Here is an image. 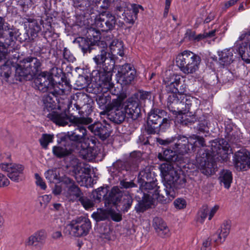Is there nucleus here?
I'll list each match as a JSON object with an SVG mask.
<instances>
[{
    "label": "nucleus",
    "mask_w": 250,
    "mask_h": 250,
    "mask_svg": "<svg viewBox=\"0 0 250 250\" xmlns=\"http://www.w3.org/2000/svg\"><path fill=\"white\" fill-rule=\"evenodd\" d=\"M126 93L123 92L115 99H113L110 104V107L115 109L113 120L117 123L123 122L126 115L133 118L137 117L140 112V105L146 100L150 98V93L146 91H139L129 98L126 102Z\"/></svg>",
    "instance_id": "1"
},
{
    "label": "nucleus",
    "mask_w": 250,
    "mask_h": 250,
    "mask_svg": "<svg viewBox=\"0 0 250 250\" xmlns=\"http://www.w3.org/2000/svg\"><path fill=\"white\" fill-rule=\"evenodd\" d=\"M160 169L165 187L166 195L168 200H172L176 196L175 189L183 187L186 180L180 176L178 171L170 163L161 164Z\"/></svg>",
    "instance_id": "2"
},
{
    "label": "nucleus",
    "mask_w": 250,
    "mask_h": 250,
    "mask_svg": "<svg viewBox=\"0 0 250 250\" xmlns=\"http://www.w3.org/2000/svg\"><path fill=\"white\" fill-rule=\"evenodd\" d=\"M41 62L37 58L28 56L19 61L15 66V78L20 82L29 79L40 70Z\"/></svg>",
    "instance_id": "3"
},
{
    "label": "nucleus",
    "mask_w": 250,
    "mask_h": 250,
    "mask_svg": "<svg viewBox=\"0 0 250 250\" xmlns=\"http://www.w3.org/2000/svg\"><path fill=\"white\" fill-rule=\"evenodd\" d=\"M175 62L183 73L192 74L199 69L201 59L198 55L186 50L176 55Z\"/></svg>",
    "instance_id": "4"
},
{
    "label": "nucleus",
    "mask_w": 250,
    "mask_h": 250,
    "mask_svg": "<svg viewBox=\"0 0 250 250\" xmlns=\"http://www.w3.org/2000/svg\"><path fill=\"white\" fill-rule=\"evenodd\" d=\"M47 117L54 123L62 126L66 125L69 121H72L77 126L74 130L78 131V134H83V133L84 135H87L86 129L82 125H88L92 121L91 118L88 117H74L72 119H69L65 112L57 111H52L48 114Z\"/></svg>",
    "instance_id": "5"
},
{
    "label": "nucleus",
    "mask_w": 250,
    "mask_h": 250,
    "mask_svg": "<svg viewBox=\"0 0 250 250\" xmlns=\"http://www.w3.org/2000/svg\"><path fill=\"white\" fill-rule=\"evenodd\" d=\"M169 103L168 109L173 114H176L177 112L189 111L191 106L194 105L197 107L200 102L197 98L182 93L177 99L175 94L171 96Z\"/></svg>",
    "instance_id": "6"
},
{
    "label": "nucleus",
    "mask_w": 250,
    "mask_h": 250,
    "mask_svg": "<svg viewBox=\"0 0 250 250\" xmlns=\"http://www.w3.org/2000/svg\"><path fill=\"white\" fill-rule=\"evenodd\" d=\"M177 137H172L171 138L167 139L162 140L160 143L164 145H171L170 146L173 145L174 146L172 147V149H166L163 153H159L158 158L160 160L166 161L167 163L169 162H175L178 158L177 154L183 155L188 153L189 151V147L186 146V144H182L180 145H176L177 140H174L175 138L177 139Z\"/></svg>",
    "instance_id": "7"
},
{
    "label": "nucleus",
    "mask_w": 250,
    "mask_h": 250,
    "mask_svg": "<svg viewBox=\"0 0 250 250\" xmlns=\"http://www.w3.org/2000/svg\"><path fill=\"white\" fill-rule=\"evenodd\" d=\"M62 182L67 187V190L64 192V194L69 200L74 201L79 200L85 209L93 207L94 204L93 201L86 197L82 196L83 193L73 180L64 178Z\"/></svg>",
    "instance_id": "8"
},
{
    "label": "nucleus",
    "mask_w": 250,
    "mask_h": 250,
    "mask_svg": "<svg viewBox=\"0 0 250 250\" xmlns=\"http://www.w3.org/2000/svg\"><path fill=\"white\" fill-rule=\"evenodd\" d=\"M68 227L71 235L82 237L88 234L91 229V224L89 219L81 216L71 221Z\"/></svg>",
    "instance_id": "9"
},
{
    "label": "nucleus",
    "mask_w": 250,
    "mask_h": 250,
    "mask_svg": "<svg viewBox=\"0 0 250 250\" xmlns=\"http://www.w3.org/2000/svg\"><path fill=\"white\" fill-rule=\"evenodd\" d=\"M197 167L204 174L209 176L215 172L213 159L210 153L200 149L196 159Z\"/></svg>",
    "instance_id": "10"
},
{
    "label": "nucleus",
    "mask_w": 250,
    "mask_h": 250,
    "mask_svg": "<svg viewBox=\"0 0 250 250\" xmlns=\"http://www.w3.org/2000/svg\"><path fill=\"white\" fill-rule=\"evenodd\" d=\"M95 24L97 27L103 31L113 30L116 25L119 27H123L125 25L123 21H117L116 17L109 12L100 15L96 19Z\"/></svg>",
    "instance_id": "11"
},
{
    "label": "nucleus",
    "mask_w": 250,
    "mask_h": 250,
    "mask_svg": "<svg viewBox=\"0 0 250 250\" xmlns=\"http://www.w3.org/2000/svg\"><path fill=\"white\" fill-rule=\"evenodd\" d=\"M100 53L93 58V60L100 68L97 70L98 73L101 72L110 71L114 67L115 62L114 57L109 52H107L105 49L102 48Z\"/></svg>",
    "instance_id": "12"
},
{
    "label": "nucleus",
    "mask_w": 250,
    "mask_h": 250,
    "mask_svg": "<svg viewBox=\"0 0 250 250\" xmlns=\"http://www.w3.org/2000/svg\"><path fill=\"white\" fill-rule=\"evenodd\" d=\"M2 170L7 173V176L13 181L19 182L22 179L24 167L23 166L15 163H2L0 165Z\"/></svg>",
    "instance_id": "13"
},
{
    "label": "nucleus",
    "mask_w": 250,
    "mask_h": 250,
    "mask_svg": "<svg viewBox=\"0 0 250 250\" xmlns=\"http://www.w3.org/2000/svg\"><path fill=\"white\" fill-rule=\"evenodd\" d=\"M99 74L98 90L101 93H107L110 91L113 95H117V93L114 88V84L111 82L110 71L101 72Z\"/></svg>",
    "instance_id": "14"
},
{
    "label": "nucleus",
    "mask_w": 250,
    "mask_h": 250,
    "mask_svg": "<svg viewBox=\"0 0 250 250\" xmlns=\"http://www.w3.org/2000/svg\"><path fill=\"white\" fill-rule=\"evenodd\" d=\"M90 101L87 95L83 92H77L76 94L72 95L70 98V100L68 104V108L70 109L75 107L76 110H79L81 109L88 108V112L91 110V105L89 103Z\"/></svg>",
    "instance_id": "15"
},
{
    "label": "nucleus",
    "mask_w": 250,
    "mask_h": 250,
    "mask_svg": "<svg viewBox=\"0 0 250 250\" xmlns=\"http://www.w3.org/2000/svg\"><path fill=\"white\" fill-rule=\"evenodd\" d=\"M36 87L39 90L50 93L53 86L54 81L52 76L47 72H42L34 80Z\"/></svg>",
    "instance_id": "16"
},
{
    "label": "nucleus",
    "mask_w": 250,
    "mask_h": 250,
    "mask_svg": "<svg viewBox=\"0 0 250 250\" xmlns=\"http://www.w3.org/2000/svg\"><path fill=\"white\" fill-rule=\"evenodd\" d=\"M46 235L44 230H39L29 236L24 242L27 247H30L32 250H41Z\"/></svg>",
    "instance_id": "17"
},
{
    "label": "nucleus",
    "mask_w": 250,
    "mask_h": 250,
    "mask_svg": "<svg viewBox=\"0 0 250 250\" xmlns=\"http://www.w3.org/2000/svg\"><path fill=\"white\" fill-rule=\"evenodd\" d=\"M234 163L237 170L250 169V153L246 149H242L235 153Z\"/></svg>",
    "instance_id": "18"
},
{
    "label": "nucleus",
    "mask_w": 250,
    "mask_h": 250,
    "mask_svg": "<svg viewBox=\"0 0 250 250\" xmlns=\"http://www.w3.org/2000/svg\"><path fill=\"white\" fill-rule=\"evenodd\" d=\"M19 36V30L7 23L4 24L0 17V38L5 39V42L10 45Z\"/></svg>",
    "instance_id": "19"
},
{
    "label": "nucleus",
    "mask_w": 250,
    "mask_h": 250,
    "mask_svg": "<svg viewBox=\"0 0 250 250\" xmlns=\"http://www.w3.org/2000/svg\"><path fill=\"white\" fill-rule=\"evenodd\" d=\"M107 45H109L110 51V54L113 57L114 55H118L122 57L124 55V45L123 42L119 40L113 38L111 40H106V42L101 41L98 43V46L101 48L107 49Z\"/></svg>",
    "instance_id": "20"
},
{
    "label": "nucleus",
    "mask_w": 250,
    "mask_h": 250,
    "mask_svg": "<svg viewBox=\"0 0 250 250\" xmlns=\"http://www.w3.org/2000/svg\"><path fill=\"white\" fill-rule=\"evenodd\" d=\"M119 81L122 84L126 85L131 83L136 76V71L129 64L123 65L118 70Z\"/></svg>",
    "instance_id": "21"
},
{
    "label": "nucleus",
    "mask_w": 250,
    "mask_h": 250,
    "mask_svg": "<svg viewBox=\"0 0 250 250\" xmlns=\"http://www.w3.org/2000/svg\"><path fill=\"white\" fill-rule=\"evenodd\" d=\"M229 146L225 140L223 139L219 140H214L210 142L211 157H224L222 155H226L229 150ZM226 158V156H225Z\"/></svg>",
    "instance_id": "22"
},
{
    "label": "nucleus",
    "mask_w": 250,
    "mask_h": 250,
    "mask_svg": "<svg viewBox=\"0 0 250 250\" xmlns=\"http://www.w3.org/2000/svg\"><path fill=\"white\" fill-rule=\"evenodd\" d=\"M177 140V145H180L182 144H186V146L189 147V150L190 146L192 149L194 147L203 146L205 145V141L203 137H201L196 135H192L189 138L185 136H181L178 135L177 139L175 138L174 140Z\"/></svg>",
    "instance_id": "23"
},
{
    "label": "nucleus",
    "mask_w": 250,
    "mask_h": 250,
    "mask_svg": "<svg viewBox=\"0 0 250 250\" xmlns=\"http://www.w3.org/2000/svg\"><path fill=\"white\" fill-rule=\"evenodd\" d=\"M119 94H117V95H114L113 98H111L109 94L107 93H99L97 96L96 101L101 108L105 107L108 110H114V112L111 113V119L115 123L117 124L113 119V115L115 113V109L110 107V104L112 102L113 99L116 98Z\"/></svg>",
    "instance_id": "24"
},
{
    "label": "nucleus",
    "mask_w": 250,
    "mask_h": 250,
    "mask_svg": "<svg viewBox=\"0 0 250 250\" xmlns=\"http://www.w3.org/2000/svg\"><path fill=\"white\" fill-rule=\"evenodd\" d=\"M250 40H240L238 38L235 43V46H239L238 51L242 59L247 63H250V43L246 42Z\"/></svg>",
    "instance_id": "25"
},
{
    "label": "nucleus",
    "mask_w": 250,
    "mask_h": 250,
    "mask_svg": "<svg viewBox=\"0 0 250 250\" xmlns=\"http://www.w3.org/2000/svg\"><path fill=\"white\" fill-rule=\"evenodd\" d=\"M166 116V112L164 110L158 109L151 110L148 115L147 131L148 132V128H151L153 126L158 125L162 118Z\"/></svg>",
    "instance_id": "26"
},
{
    "label": "nucleus",
    "mask_w": 250,
    "mask_h": 250,
    "mask_svg": "<svg viewBox=\"0 0 250 250\" xmlns=\"http://www.w3.org/2000/svg\"><path fill=\"white\" fill-rule=\"evenodd\" d=\"M153 226L160 237L165 238L170 236L169 229L162 219L159 217L154 218L153 220Z\"/></svg>",
    "instance_id": "27"
},
{
    "label": "nucleus",
    "mask_w": 250,
    "mask_h": 250,
    "mask_svg": "<svg viewBox=\"0 0 250 250\" xmlns=\"http://www.w3.org/2000/svg\"><path fill=\"white\" fill-rule=\"evenodd\" d=\"M75 162L77 165L74 167V171L75 173L76 179L78 182H82L83 184L84 182H86L87 180L90 169L88 167H84L83 164L78 163L77 160H76Z\"/></svg>",
    "instance_id": "28"
},
{
    "label": "nucleus",
    "mask_w": 250,
    "mask_h": 250,
    "mask_svg": "<svg viewBox=\"0 0 250 250\" xmlns=\"http://www.w3.org/2000/svg\"><path fill=\"white\" fill-rule=\"evenodd\" d=\"M156 179L152 181H148L144 183H139L140 184V188L142 191L147 190L149 194L145 193L147 195H150L151 197L154 195H159V187L157 186Z\"/></svg>",
    "instance_id": "29"
},
{
    "label": "nucleus",
    "mask_w": 250,
    "mask_h": 250,
    "mask_svg": "<svg viewBox=\"0 0 250 250\" xmlns=\"http://www.w3.org/2000/svg\"><path fill=\"white\" fill-rule=\"evenodd\" d=\"M72 149L68 146H66L64 141L57 145L54 146L52 148V152L56 157L61 158L66 156L71 153Z\"/></svg>",
    "instance_id": "30"
},
{
    "label": "nucleus",
    "mask_w": 250,
    "mask_h": 250,
    "mask_svg": "<svg viewBox=\"0 0 250 250\" xmlns=\"http://www.w3.org/2000/svg\"><path fill=\"white\" fill-rule=\"evenodd\" d=\"M46 179L50 183L59 182L61 183L62 185L64 187L65 192L67 190V187L65 184L62 182V180L64 178H68L65 176L60 177L59 172L57 169H49L44 173Z\"/></svg>",
    "instance_id": "31"
},
{
    "label": "nucleus",
    "mask_w": 250,
    "mask_h": 250,
    "mask_svg": "<svg viewBox=\"0 0 250 250\" xmlns=\"http://www.w3.org/2000/svg\"><path fill=\"white\" fill-rule=\"evenodd\" d=\"M176 116V121L183 125H188V123H193L196 121L194 115L189 111H183L177 112Z\"/></svg>",
    "instance_id": "32"
},
{
    "label": "nucleus",
    "mask_w": 250,
    "mask_h": 250,
    "mask_svg": "<svg viewBox=\"0 0 250 250\" xmlns=\"http://www.w3.org/2000/svg\"><path fill=\"white\" fill-rule=\"evenodd\" d=\"M155 179V173L152 171V167L147 166L139 172L138 176L139 183H144L148 181L154 180Z\"/></svg>",
    "instance_id": "33"
},
{
    "label": "nucleus",
    "mask_w": 250,
    "mask_h": 250,
    "mask_svg": "<svg viewBox=\"0 0 250 250\" xmlns=\"http://www.w3.org/2000/svg\"><path fill=\"white\" fill-rule=\"evenodd\" d=\"M17 64H14L10 61H8L6 63L0 67V75L5 79L6 82L12 83L10 80L12 73V68L15 70V66Z\"/></svg>",
    "instance_id": "34"
},
{
    "label": "nucleus",
    "mask_w": 250,
    "mask_h": 250,
    "mask_svg": "<svg viewBox=\"0 0 250 250\" xmlns=\"http://www.w3.org/2000/svg\"><path fill=\"white\" fill-rule=\"evenodd\" d=\"M219 62L223 66L230 64L233 62V52L231 49H226L218 52Z\"/></svg>",
    "instance_id": "35"
},
{
    "label": "nucleus",
    "mask_w": 250,
    "mask_h": 250,
    "mask_svg": "<svg viewBox=\"0 0 250 250\" xmlns=\"http://www.w3.org/2000/svg\"><path fill=\"white\" fill-rule=\"evenodd\" d=\"M152 204V197L150 195H147L144 193L142 200L138 202L135 206V209L138 213L143 212L149 208Z\"/></svg>",
    "instance_id": "36"
},
{
    "label": "nucleus",
    "mask_w": 250,
    "mask_h": 250,
    "mask_svg": "<svg viewBox=\"0 0 250 250\" xmlns=\"http://www.w3.org/2000/svg\"><path fill=\"white\" fill-rule=\"evenodd\" d=\"M219 180L220 184H223L225 188H229L232 181L231 172L228 170H223L220 173Z\"/></svg>",
    "instance_id": "37"
},
{
    "label": "nucleus",
    "mask_w": 250,
    "mask_h": 250,
    "mask_svg": "<svg viewBox=\"0 0 250 250\" xmlns=\"http://www.w3.org/2000/svg\"><path fill=\"white\" fill-rule=\"evenodd\" d=\"M56 96L54 94L52 96L50 93L45 94L42 99L44 109L48 111L54 109L56 105Z\"/></svg>",
    "instance_id": "38"
},
{
    "label": "nucleus",
    "mask_w": 250,
    "mask_h": 250,
    "mask_svg": "<svg viewBox=\"0 0 250 250\" xmlns=\"http://www.w3.org/2000/svg\"><path fill=\"white\" fill-rule=\"evenodd\" d=\"M74 42L77 43L83 53L86 52L91 46L94 44V42L88 38L79 37L77 38Z\"/></svg>",
    "instance_id": "39"
},
{
    "label": "nucleus",
    "mask_w": 250,
    "mask_h": 250,
    "mask_svg": "<svg viewBox=\"0 0 250 250\" xmlns=\"http://www.w3.org/2000/svg\"><path fill=\"white\" fill-rule=\"evenodd\" d=\"M67 135L70 140L78 143L86 144L89 139L87 135H84L83 133V134H78L77 130L68 132Z\"/></svg>",
    "instance_id": "40"
},
{
    "label": "nucleus",
    "mask_w": 250,
    "mask_h": 250,
    "mask_svg": "<svg viewBox=\"0 0 250 250\" xmlns=\"http://www.w3.org/2000/svg\"><path fill=\"white\" fill-rule=\"evenodd\" d=\"M169 125L170 120L164 117L158 125L153 126V127H151V128H148V133L149 134H155L157 133L159 130L165 131L169 126Z\"/></svg>",
    "instance_id": "41"
},
{
    "label": "nucleus",
    "mask_w": 250,
    "mask_h": 250,
    "mask_svg": "<svg viewBox=\"0 0 250 250\" xmlns=\"http://www.w3.org/2000/svg\"><path fill=\"white\" fill-rule=\"evenodd\" d=\"M85 147L83 146L80 151V154L84 159L88 161L93 160L96 156V153L91 147H88L85 144Z\"/></svg>",
    "instance_id": "42"
},
{
    "label": "nucleus",
    "mask_w": 250,
    "mask_h": 250,
    "mask_svg": "<svg viewBox=\"0 0 250 250\" xmlns=\"http://www.w3.org/2000/svg\"><path fill=\"white\" fill-rule=\"evenodd\" d=\"M230 228V226L228 222L224 223L221 227L220 231L217 234L218 238L215 239V241L220 243L224 242L229 233Z\"/></svg>",
    "instance_id": "43"
},
{
    "label": "nucleus",
    "mask_w": 250,
    "mask_h": 250,
    "mask_svg": "<svg viewBox=\"0 0 250 250\" xmlns=\"http://www.w3.org/2000/svg\"><path fill=\"white\" fill-rule=\"evenodd\" d=\"M164 82L166 84V90L167 92L169 93L168 97L167 98V106L168 107L169 105V99L171 96L172 95H176V99L179 98L180 95L182 93V92H180L178 91V86L177 85H175V84L172 83H170L167 81V79L164 80Z\"/></svg>",
    "instance_id": "44"
},
{
    "label": "nucleus",
    "mask_w": 250,
    "mask_h": 250,
    "mask_svg": "<svg viewBox=\"0 0 250 250\" xmlns=\"http://www.w3.org/2000/svg\"><path fill=\"white\" fill-rule=\"evenodd\" d=\"M122 192L118 187H113L109 194V201L114 205L118 204L122 197Z\"/></svg>",
    "instance_id": "45"
},
{
    "label": "nucleus",
    "mask_w": 250,
    "mask_h": 250,
    "mask_svg": "<svg viewBox=\"0 0 250 250\" xmlns=\"http://www.w3.org/2000/svg\"><path fill=\"white\" fill-rule=\"evenodd\" d=\"M53 86L54 87L50 91V93L52 96L53 94L56 96L57 95L63 94L65 93V90H69L70 89L69 85L66 82L65 83V87L60 83L55 84L54 82H53Z\"/></svg>",
    "instance_id": "46"
},
{
    "label": "nucleus",
    "mask_w": 250,
    "mask_h": 250,
    "mask_svg": "<svg viewBox=\"0 0 250 250\" xmlns=\"http://www.w3.org/2000/svg\"><path fill=\"white\" fill-rule=\"evenodd\" d=\"M88 129L95 135L103 137L105 135L106 129L101 124H96L88 126Z\"/></svg>",
    "instance_id": "47"
},
{
    "label": "nucleus",
    "mask_w": 250,
    "mask_h": 250,
    "mask_svg": "<svg viewBox=\"0 0 250 250\" xmlns=\"http://www.w3.org/2000/svg\"><path fill=\"white\" fill-rule=\"evenodd\" d=\"M54 136L51 134H43L40 139L41 145L44 148L46 149L48 144L53 142Z\"/></svg>",
    "instance_id": "48"
},
{
    "label": "nucleus",
    "mask_w": 250,
    "mask_h": 250,
    "mask_svg": "<svg viewBox=\"0 0 250 250\" xmlns=\"http://www.w3.org/2000/svg\"><path fill=\"white\" fill-rule=\"evenodd\" d=\"M133 202L132 197L129 195H125L122 201L123 208H121L124 212H127L131 207Z\"/></svg>",
    "instance_id": "49"
},
{
    "label": "nucleus",
    "mask_w": 250,
    "mask_h": 250,
    "mask_svg": "<svg viewBox=\"0 0 250 250\" xmlns=\"http://www.w3.org/2000/svg\"><path fill=\"white\" fill-rule=\"evenodd\" d=\"M208 211L207 207H203L198 211L197 217L196 221L199 223H203L207 216Z\"/></svg>",
    "instance_id": "50"
},
{
    "label": "nucleus",
    "mask_w": 250,
    "mask_h": 250,
    "mask_svg": "<svg viewBox=\"0 0 250 250\" xmlns=\"http://www.w3.org/2000/svg\"><path fill=\"white\" fill-rule=\"evenodd\" d=\"M216 32V30H212L208 32H204L203 33H201L198 34V35H196L195 41V42H199L203 39L211 38L215 36V33Z\"/></svg>",
    "instance_id": "51"
},
{
    "label": "nucleus",
    "mask_w": 250,
    "mask_h": 250,
    "mask_svg": "<svg viewBox=\"0 0 250 250\" xmlns=\"http://www.w3.org/2000/svg\"><path fill=\"white\" fill-rule=\"evenodd\" d=\"M52 196L51 195L45 194L39 196L38 198V201L41 207L45 208L50 202Z\"/></svg>",
    "instance_id": "52"
},
{
    "label": "nucleus",
    "mask_w": 250,
    "mask_h": 250,
    "mask_svg": "<svg viewBox=\"0 0 250 250\" xmlns=\"http://www.w3.org/2000/svg\"><path fill=\"white\" fill-rule=\"evenodd\" d=\"M122 15L125 16L124 20L125 21L129 24H133L135 20L137 19V17L135 15H133L131 12V10H129V12H124Z\"/></svg>",
    "instance_id": "53"
},
{
    "label": "nucleus",
    "mask_w": 250,
    "mask_h": 250,
    "mask_svg": "<svg viewBox=\"0 0 250 250\" xmlns=\"http://www.w3.org/2000/svg\"><path fill=\"white\" fill-rule=\"evenodd\" d=\"M92 216L98 221H102L106 219L108 217L107 212L105 210L98 209L96 213H94Z\"/></svg>",
    "instance_id": "54"
},
{
    "label": "nucleus",
    "mask_w": 250,
    "mask_h": 250,
    "mask_svg": "<svg viewBox=\"0 0 250 250\" xmlns=\"http://www.w3.org/2000/svg\"><path fill=\"white\" fill-rule=\"evenodd\" d=\"M181 76L177 74H173L171 75L169 78H166L167 81L170 83L175 84V85L179 86L181 80Z\"/></svg>",
    "instance_id": "55"
},
{
    "label": "nucleus",
    "mask_w": 250,
    "mask_h": 250,
    "mask_svg": "<svg viewBox=\"0 0 250 250\" xmlns=\"http://www.w3.org/2000/svg\"><path fill=\"white\" fill-rule=\"evenodd\" d=\"M104 188H99L93 192V198L95 200L100 201L102 198L105 195L104 192L103 191Z\"/></svg>",
    "instance_id": "56"
},
{
    "label": "nucleus",
    "mask_w": 250,
    "mask_h": 250,
    "mask_svg": "<svg viewBox=\"0 0 250 250\" xmlns=\"http://www.w3.org/2000/svg\"><path fill=\"white\" fill-rule=\"evenodd\" d=\"M63 58L68 62H73L75 60V58L73 55L71 53L70 51L66 48L63 49Z\"/></svg>",
    "instance_id": "57"
},
{
    "label": "nucleus",
    "mask_w": 250,
    "mask_h": 250,
    "mask_svg": "<svg viewBox=\"0 0 250 250\" xmlns=\"http://www.w3.org/2000/svg\"><path fill=\"white\" fill-rule=\"evenodd\" d=\"M35 177L36 179V183L37 185L40 187V188L42 189H45L46 188V186L42 179L39 175V174L38 173H36L35 174Z\"/></svg>",
    "instance_id": "58"
},
{
    "label": "nucleus",
    "mask_w": 250,
    "mask_h": 250,
    "mask_svg": "<svg viewBox=\"0 0 250 250\" xmlns=\"http://www.w3.org/2000/svg\"><path fill=\"white\" fill-rule=\"evenodd\" d=\"M29 27L30 29L32 30L33 34H37L41 30L40 26L37 23V21H31L29 25Z\"/></svg>",
    "instance_id": "59"
},
{
    "label": "nucleus",
    "mask_w": 250,
    "mask_h": 250,
    "mask_svg": "<svg viewBox=\"0 0 250 250\" xmlns=\"http://www.w3.org/2000/svg\"><path fill=\"white\" fill-rule=\"evenodd\" d=\"M174 205L175 208L178 209H182L186 207V202L183 199L178 198L174 201Z\"/></svg>",
    "instance_id": "60"
},
{
    "label": "nucleus",
    "mask_w": 250,
    "mask_h": 250,
    "mask_svg": "<svg viewBox=\"0 0 250 250\" xmlns=\"http://www.w3.org/2000/svg\"><path fill=\"white\" fill-rule=\"evenodd\" d=\"M10 184V181L7 177L4 174L0 173V188H3L8 186Z\"/></svg>",
    "instance_id": "61"
},
{
    "label": "nucleus",
    "mask_w": 250,
    "mask_h": 250,
    "mask_svg": "<svg viewBox=\"0 0 250 250\" xmlns=\"http://www.w3.org/2000/svg\"><path fill=\"white\" fill-rule=\"evenodd\" d=\"M140 10L143 11V7L140 5L134 4L131 5V9L130 10H131L133 15H135L137 17V14L139 12Z\"/></svg>",
    "instance_id": "62"
},
{
    "label": "nucleus",
    "mask_w": 250,
    "mask_h": 250,
    "mask_svg": "<svg viewBox=\"0 0 250 250\" xmlns=\"http://www.w3.org/2000/svg\"><path fill=\"white\" fill-rule=\"evenodd\" d=\"M239 0H229L224 3V5L222 6V9L223 10L226 11L227 9L230 7L232 6L235 4Z\"/></svg>",
    "instance_id": "63"
},
{
    "label": "nucleus",
    "mask_w": 250,
    "mask_h": 250,
    "mask_svg": "<svg viewBox=\"0 0 250 250\" xmlns=\"http://www.w3.org/2000/svg\"><path fill=\"white\" fill-rule=\"evenodd\" d=\"M196 34L195 31L188 29L185 34V37L190 41H195Z\"/></svg>",
    "instance_id": "64"
}]
</instances>
